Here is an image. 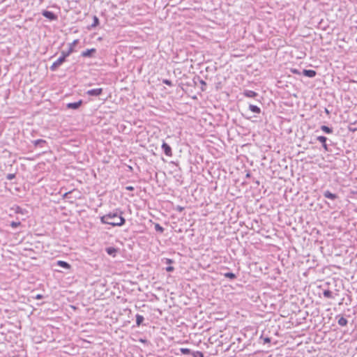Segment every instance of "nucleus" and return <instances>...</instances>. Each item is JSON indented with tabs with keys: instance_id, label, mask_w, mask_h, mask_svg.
Wrapping results in <instances>:
<instances>
[{
	"instance_id": "f257e3e1",
	"label": "nucleus",
	"mask_w": 357,
	"mask_h": 357,
	"mask_svg": "<svg viewBox=\"0 0 357 357\" xmlns=\"http://www.w3.org/2000/svg\"><path fill=\"white\" fill-rule=\"evenodd\" d=\"M123 212L119 208L114 210L100 217L102 224L110 225L113 227H121L126 223V219L123 217Z\"/></svg>"
},
{
	"instance_id": "f03ea898",
	"label": "nucleus",
	"mask_w": 357,
	"mask_h": 357,
	"mask_svg": "<svg viewBox=\"0 0 357 357\" xmlns=\"http://www.w3.org/2000/svg\"><path fill=\"white\" fill-rule=\"evenodd\" d=\"M67 57L68 56L61 52V56L52 63L50 66V70L52 71L56 70V69L66 61Z\"/></svg>"
},
{
	"instance_id": "7ed1b4c3",
	"label": "nucleus",
	"mask_w": 357,
	"mask_h": 357,
	"mask_svg": "<svg viewBox=\"0 0 357 357\" xmlns=\"http://www.w3.org/2000/svg\"><path fill=\"white\" fill-rule=\"evenodd\" d=\"M42 15H43V16H44L45 17L47 18L48 20H50L51 21H55V20H57V19H58L57 15L52 11H49V10H43L42 12Z\"/></svg>"
},
{
	"instance_id": "20e7f679",
	"label": "nucleus",
	"mask_w": 357,
	"mask_h": 357,
	"mask_svg": "<svg viewBox=\"0 0 357 357\" xmlns=\"http://www.w3.org/2000/svg\"><path fill=\"white\" fill-rule=\"evenodd\" d=\"M317 140L321 143L323 148L326 151H331L328 148V144H327V137L325 136H318L317 137Z\"/></svg>"
},
{
	"instance_id": "39448f33",
	"label": "nucleus",
	"mask_w": 357,
	"mask_h": 357,
	"mask_svg": "<svg viewBox=\"0 0 357 357\" xmlns=\"http://www.w3.org/2000/svg\"><path fill=\"white\" fill-rule=\"evenodd\" d=\"M78 43V40H75L73 43H69V47L67 51H62L67 56H69L74 52V47Z\"/></svg>"
},
{
	"instance_id": "423d86ee",
	"label": "nucleus",
	"mask_w": 357,
	"mask_h": 357,
	"mask_svg": "<svg viewBox=\"0 0 357 357\" xmlns=\"http://www.w3.org/2000/svg\"><path fill=\"white\" fill-rule=\"evenodd\" d=\"M161 147H162V149L164 151L165 154L167 156H172V148L170 147V146L168 144H167L166 142H164L162 143Z\"/></svg>"
},
{
	"instance_id": "0eeeda50",
	"label": "nucleus",
	"mask_w": 357,
	"mask_h": 357,
	"mask_svg": "<svg viewBox=\"0 0 357 357\" xmlns=\"http://www.w3.org/2000/svg\"><path fill=\"white\" fill-rule=\"evenodd\" d=\"M102 93V89H93L86 91V94L91 96H98L101 95Z\"/></svg>"
},
{
	"instance_id": "6e6552de",
	"label": "nucleus",
	"mask_w": 357,
	"mask_h": 357,
	"mask_svg": "<svg viewBox=\"0 0 357 357\" xmlns=\"http://www.w3.org/2000/svg\"><path fill=\"white\" fill-rule=\"evenodd\" d=\"M82 100H79L77 102L68 103L66 105V107L68 109H77L82 105Z\"/></svg>"
},
{
	"instance_id": "1a4fd4ad",
	"label": "nucleus",
	"mask_w": 357,
	"mask_h": 357,
	"mask_svg": "<svg viewBox=\"0 0 357 357\" xmlns=\"http://www.w3.org/2000/svg\"><path fill=\"white\" fill-rule=\"evenodd\" d=\"M96 52V50L95 48L88 49L85 51H83L81 53V56L82 57H92L93 54Z\"/></svg>"
},
{
	"instance_id": "9d476101",
	"label": "nucleus",
	"mask_w": 357,
	"mask_h": 357,
	"mask_svg": "<svg viewBox=\"0 0 357 357\" xmlns=\"http://www.w3.org/2000/svg\"><path fill=\"white\" fill-rule=\"evenodd\" d=\"M302 74L307 77H314L317 75V72L314 70H303Z\"/></svg>"
},
{
	"instance_id": "9b49d317",
	"label": "nucleus",
	"mask_w": 357,
	"mask_h": 357,
	"mask_svg": "<svg viewBox=\"0 0 357 357\" xmlns=\"http://www.w3.org/2000/svg\"><path fill=\"white\" fill-rule=\"evenodd\" d=\"M105 252L110 256L115 257L118 252V249L114 247H108L105 248Z\"/></svg>"
},
{
	"instance_id": "f8f14e48",
	"label": "nucleus",
	"mask_w": 357,
	"mask_h": 357,
	"mask_svg": "<svg viewBox=\"0 0 357 357\" xmlns=\"http://www.w3.org/2000/svg\"><path fill=\"white\" fill-rule=\"evenodd\" d=\"M324 197L331 200H335L338 197L336 194L332 193L329 190H326L324 192Z\"/></svg>"
},
{
	"instance_id": "ddd939ff",
	"label": "nucleus",
	"mask_w": 357,
	"mask_h": 357,
	"mask_svg": "<svg viewBox=\"0 0 357 357\" xmlns=\"http://www.w3.org/2000/svg\"><path fill=\"white\" fill-rule=\"evenodd\" d=\"M33 144L35 146H40L41 148H43L45 145L47 144V142L44 139H36L33 142Z\"/></svg>"
},
{
	"instance_id": "4468645a",
	"label": "nucleus",
	"mask_w": 357,
	"mask_h": 357,
	"mask_svg": "<svg viewBox=\"0 0 357 357\" xmlns=\"http://www.w3.org/2000/svg\"><path fill=\"white\" fill-rule=\"evenodd\" d=\"M243 94L248 98H255L257 96V93L255 91L251 90H245Z\"/></svg>"
},
{
	"instance_id": "2eb2a0df",
	"label": "nucleus",
	"mask_w": 357,
	"mask_h": 357,
	"mask_svg": "<svg viewBox=\"0 0 357 357\" xmlns=\"http://www.w3.org/2000/svg\"><path fill=\"white\" fill-rule=\"evenodd\" d=\"M56 264L58 266H59L60 267H62L66 269H68L70 268V265L64 261H61V260L57 261Z\"/></svg>"
},
{
	"instance_id": "dca6fc26",
	"label": "nucleus",
	"mask_w": 357,
	"mask_h": 357,
	"mask_svg": "<svg viewBox=\"0 0 357 357\" xmlns=\"http://www.w3.org/2000/svg\"><path fill=\"white\" fill-rule=\"evenodd\" d=\"M249 109L253 113L259 114L261 112V109L257 105H250Z\"/></svg>"
},
{
	"instance_id": "f3484780",
	"label": "nucleus",
	"mask_w": 357,
	"mask_h": 357,
	"mask_svg": "<svg viewBox=\"0 0 357 357\" xmlns=\"http://www.w3.org/2000/svg\"><path fill=\"white\" fill-rule=\"evenodd\" d=\"M135 317H136V324L137 326H139L142 324L143 321L144 320V318L142 315H140L139 314H137Z\"/></svg>"
},
{
	"instance_id": "a211bd4d",
	"label": "nucleus",
	"mask_w": 357,
	"mask_h": 357,
	"mask_svg": "<svg viewBox=\"0 0 357 357\" xmlns=\"http://www.w3.org/2000/svg\"><path fill=\"white\" fill-rule=\"evenodd\" d=\"M321 130L326 134H331L333 132L332 128H330V127H328L327 126H324V125L321 126Z\"/></svg>"
},
{
	"instance_id": "6ab92c4d",
	"label": "nucleus",
	"mask_w": 357,
	"mask_h": 357,
	"mask_svg": "<svg viewBox=\"0 0 357 357\" xmlns=\"http://www.w3.org/2000/svg\"><path fill=\"white\" fill-rule=\"evenodd\" d=\"M222 275L227 278H229L230 280H234L236 278V274L233 273H231V272H227V273H222Z\"/></svg>"
},
{
	"instance_id": "aec40b11",
	"label": "nucleus",
	"mask_w": 357,
	"mask_h": 357,
	"mask_svg": "<svg viewBox=\"0 0 357 357\" xmlns=\"http://www.w3.org/2000/svg\"><path fill=\"white\" fill-rule=\"evenodd\" d=\"M323 295L325 298H333V292L329 289L324 290L323 292Z\"/></svg>"
},
{
	"instance_id": "412c9836",
	"label": "nucleus",
	"mask_w": 357,
	"mask_h": 357,
	"mask_svg": "<svg viewBox=\"0 0 357 357\" xmlns=\"http://www.w3.org/2000/svg\"><path fill=\"white\" fill-rule=\"evenodd\" d=\"M347 319H345L344 317H341L339 319H338V324L341 326H345L347 324Z\"/></svg>"
},
{
	"instance_id": "4be33fe9",
	"label": "nucleus",
	"mask_w": 357,
	"mask_h": 357,
	"mask_svg": "<svg viewBox=\"0 0 357 357\" xmlns=\"http://www.w3.org/2000/svg\"><path fill=\"white\" fill-rule=\"evenodd\" d=\"M180 351L183 355L192 354V351H191V350L188 348H181Z\"/></svg>"
},
{
	"instance_id": "5701e85b",
	"label": "nucleus",
	"mask_w": 357,
	"mask_h": 357,
	"mask_svg": "<svg viewBox=\"0 0 357 357\" xmlns=\"http://www.w3.org/2000/svg\"><path fill=\"white\" fill-rule=\"evenodd\" d=\"M154 227L156 231L160 233H162L164 231V228L160 224L155 223Z\"/></svg>"
},
{
	"instance_id": "b1692460",
	"label": "nucleus",
	"mask_w": 357,
	"mask_h": 357,
	"mask_svg": "<svg viewBox=\"0 0 357 357\" xmlns=\"http://www.w3.org/2000/svg\"><path fill=\"white\" fill-rule=\"evenodd\" d=\"M192 357H204V354L202 351H192Z\"/></svg>"
},
{
	"instance_id": "393cba45",
	"label": "nucleus",
	"mask_w": 357,
	"mask_h": 357,
	"mask_svg": "<svg viewBox=\"0 0 357 357\" xmlns=\"http://www.w3.org/2000/svg\"><path fill=\"white\" fill-rule=\"evenodd\" d=\"M99 24V19L98 17H96V15L93 16V24H91V26L92 27H96V26H98Z\"/></svg>"
},
{
	"instance_id": "a878e982",
	"label": "nucleus",
	"mask_w": 357,
	"mask_h": 357,
	"mask_svg": "<svg viewBox=\"0 0 357 357\" xmlns=\"http://www.w3.org/2000/svg\"><path fill=\"white\" fill-rule=\"evenodd\" d=\"M21 225V222H11L10 223V227L12 228H17V227H19L20 225Z\"/></svg>"
},
{
	"instance_id": "bb28decb",
	"label": "nucleus",
	"mask_w": 357,
	"mask_h": 357,
	"mask_svg": "<svg viewBox=\"0 0 357 357\" xmlns=\"http://www.w3.org/2000/svg\"><path fill=\"white\" fill-rule=\"evenodd\" d=\"M162 83L166 84V85H167V86H173V84H172V81L169 80V79H164L162 80Z\"/></svg>"
},
{
	"instance_id": "cd10ccee",
	"label": "nucleus",
	"mask_w": 357,
	"mask_h": 357,
	"mask_svg": "<svg viewBox=\"0 0 357 357\" xmlns=\"http://www.w3.org/2000/svg\"><path fill=\"white\" fill-rule=\"evenodd\" d=\"M15 178V174H7L6 176V178L9 181H11L13 180V178Z\"/></svg>"
},
{
	"instance_id": "c85d7f7f",
	"label": "nucleus",
	"mask_w": 357,
	"mask_h": 357,
	"mask_svg": "<svg viewBox=\"0 0 357 357\" xmlns=\"http://www.w3.org/2000/svg\"><path fill=\"white\" fill-rule=\"evenodd\" d=\"M261 338L263 339L264 343H269V342H271V338L268 337H261Z\"/></svg>"
},
{
	"instance_id": "c756f323",
	"label": "nucleus",
	"mask_w": 357,
	"mask_h": 357,
	"mask_svg": "<svg viewBox=\"0 0 357 357\" xmlns=\"http://www.w3.org/2000/svg\"><path fill=\"white\" fill-rule=\"evenodd\" d=\"M167 272H172L174 270V268L172 266H167L165 268Z\"/></svg>"
},
{
	"instance_id": "7c9ffc66",
	"label": "nucleus",
	"mask_w": 357,
	"mask_h": 357,
	"mask_svg": "<svg viewBox=\"0 0 357 357\" xmlns=\"http://www.w3.org/2000/svg\"><path fill=\"white\" fill-rule=\"evenodd\" d=\"M126 189L128 191H133L135 190V188L131 185H128L126 187Z\"/></svg>"
},
{
	"instance_id": "2f4dec72",
	"label": "nucleus",
	"mask_w": 357,
	"mask_h": 357,
	"mask_svg": "<svg viewBox=\"0 0 357 357\" xmlns=\"http://www.w3.org/2000/svg\"><path fill=\"white\" fill-rule=\"evenodd\" d=\"M176 209V211H178L179 212H182L184 210V207L181 206H177Z\"/></svg>"
},
{
	"instance_id": "473e14b6",
	"label": "nucleus",
	"mask_w": 357,
	"mask_h": 357,
	"mask_svg": "<svg viewBox=\"0 0 357 357\" xmlns=\"http://www.w3.org/2000/svg\"><path fill=\"white\" fill-rule=\"evenodd\" d=\"M291 71L294 73V74H298V75H300V72L297 69H291Z\"/></svg>"
},
{
	"instance_id": "72a5a7b5",
	"label": "nucleus",
	"mask_w": 357,
	"mask_h": 357,
	"mask_svg": "<svg viewBox=\"0 0 357 357\" xmlns=\"http://www.w3.org/2000/svg\"><path fill=\"white\" fill-rule=\"evenodd\" d=\"M165 260H166V264H171L173 263V261L170 259H165Z\"/></svg>"
},
{
	"instance_id": "f704fd0d",
	"label": "nucleus",
	"mask_w": 357,
	"mask_h": 357,
	"mask_svg": "<svg viewBox=\"0 0 357 357\" xmlns=\"http://www.w3.org/2000/svg\"><path fill=\"white\" fill-rule=\"evenodd\" d=\"M70 193H71V192H70V191H69V192H66V193L63 195V197H64V198H67V197H68V195H69V194H70Z\"/></svg>"
},
{
	"instance_id": "c9c22d12",
	"label": "nucleus",
	"mask_w": 357,
	"mask_h": 357,
	"mask_svg": "<svg viewBox=\"0 0 357 357\" xmlns=\"http://www.w3.org/2000/svg\"><path fill=\"white\" fill-rule=\"evenodd\" d=\"M42 297H43V296H42V295H40V294H38V295L36 296V298L37 299H40V298H41Z\"/></svg>"
},
{
	"instance_id": "e433bc0d",
	"label": "nucleus",
	"mask_w": 357,
	"mask_h": 357,
	"mask_svg": "<svg viewBox=\"0 0 357 357\" xmlns=\"http://www.w3.org/2000/svg\"><path fill=\"white\" fill-rule=\"evenodd\" d=\"M200 83H201L202 85H206V82L204 80H202V79L200 80Z\"/></svg>"
},
{
	"instance_id": "4c0bfd02",
	"label": "nucleus",
	"mask_w": 357,
	"mask_h": 357,
	"mask_svg": "<svg viewBox=\"0 0 357 357\" xmlns=\"http://www.w3.org/2000/svg\"><path fill=\"white\" fill-rule=\"evenodd\" d=\"M350 130L353 131V132H355L357 130V128H350Z\"/></svg>"
},
{
	"instance_id": "58836bf2",
	"label": "nucleus",
	"mask_w": 357,
	"mask_h": 357,
	"mask_svg": "<svg viewBox=\"0 0 357 357\" xmlns=\"http://www.w3.org/2000/svg\"><path fill=\"white\" fill-rule=\"evenodd\" d=\"M250 174L249 172H248V173H247V174H246V177H247V178H248V177H250Z\"/></svg>"
},
{
	"instance_id": "ea45409f",
	"label": "nucleus",
	"mask_w": 357,
	"mask_h": 357,
	"mask_svg": "<svg viewBox=\"0 0 357 357\" xmlns=\"http://www.w3.org/2000/svg\"><path fill=\"white\" fill-rule=\"evenodd\" d=\"M21 208L18 207V210L17 211V213L20 212Z\"/></svg>"
},
{
	"instance_id": "a19ab883",
	"label": "nucleus",
	"mask_w": 357,
	"mask_h": 357,
	"mask_svg": "<svg viewBox=\"0 0 357 357\" xmlns=\"http://www.w3.org/2000/svg\"><path fill=\"white\" fill-rule=\"evenodd\" d=\"M256 184L259 185V182L258 181H256Z\"/></svg>"
},
{
	"instance_id": "79ce46f5",
	"label": "nucleus",
	"mask_w": 357,
	"mask_h": 357,
	"mask_svg": "<svg viewBox=\"0 0 357 357\" xmlns=\"http://www.w3.org/2000/svg\"><path fill=\"white\" fill-rule=\"evenodd\" d=\"M326 112L328 113V110L327 109H326Z\"/></svg>"
},
{
	"instance_id": "37998d69",
	"label": "nucleus",
	"mask_w": 357,
	"mask_h": 357,
	"mask_svg": "<svg viewBox=\"0 0 357 357\" xmlns=\"http://www.w3.org/2000/svg\"><path fill=\"white\" fill-rule=\"evenodd\" d=\"M356 43H357V38H356Z\"/></svg>"
}]
</instances>
